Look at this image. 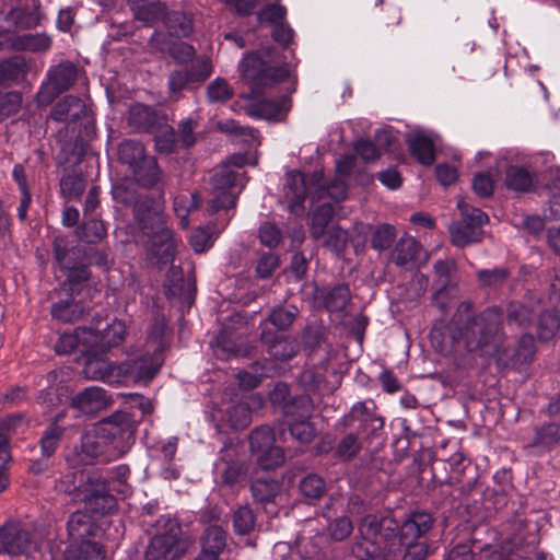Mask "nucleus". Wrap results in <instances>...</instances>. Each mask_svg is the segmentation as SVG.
I'll use <instances>...</instances> for the list:
<instances>
[{"instance_id":"f257e3e1","label":"nucleus","mask_w":560,"mask_h":560,"mask_svg":"<svg viewBox=\"0 0 560 560\" xmlns=\"http://www.w3.org/2000/svg\"><path fill=\"white\" fill-rule=\"evenodd\" d=\"M135 431L130 416L116 412L82 435L80 447L67 456V463L75 468L91 465L98 458L105 462L116 459L130 450Z\"/></svg>"},{"instance_id":"f03ea898","label":"nucleus","mask_w":560,"mask_h":560,"mask_svg":"<svg viewBox=\"0 0 560 560\" xmlns=\"http://www.w3.org/2000/svg\"><path fill=\"white\" fill-rule=\"evenodd\" d=\"M472 303L462 302L447 330L455 342H463L470 351H478L481 355L497 358L503 340V313L500 307L490 306L478 314L472 312Z\"/></svg>"},{"instance_id":"7ed1b4c3","label":"nucleus","mask_w":560,"mask_h":560,"mask_svg":"<svg viewBox=\"0 0 560 560\" xmlns=\"http://www.w3.org/2000/svg\"><path fill=\"white\" fill-rule=\"evenodd\" d=\"M398 523L392 517L365 515L359 524V533L371 546L365 548L366 560L383 558L392 560L398 546L405 548L402 560H425L429 553L427 540L399 541Z\"/></svg>"},{"instance_id":"20e7f679","label":"nucleus","mask_w":560,"mask_h":560,"mask_svg":"<svg viewBox=\"0 0 560 560\" xmlns=\"http://www.w3.org/2000/svg\"><path fill=\"white\" fill-rule=\"evenodd\" d=\"M69 470L61 475L56 482V489L60 492L72 494L82 500L86 508L100 514L110 512L115 505V499L108 493L105 482L91 477L82 466L75 468L68 464Z\"/></svg>"},{"instance_id":"39448f33","label":"nucleus","mask_w":560,"mask_h":560,"mask_svg":"<svg viewBox=\"0 0 560 560\" xmlns=\"http://www.w3.org/2000/svg\"><path fill=\"white\" fill-rule=\"evenodd\" d=\"M273 48L268 47L247 54L240 63L242 80L252 91L246 97H250L252 94H258L265 89L272 88L289 77V71L285 67L273 65Z\"/></svg>"},{"instance_id":"423d86ee","label":"nucleus","mask_w":560,"mask_h":560,"mask_svg":"<svg viewBox=\"0 0 560 560\" xmlns=\"http://www.w3.org/2000/svg\"><path fill=\"white\" fill-rule=\"evenodd\" d=\"M133 179L125 178L113 186L112 194L114 199L122 205L131 206L135 220L139 228L151 220L160 222V215L163 214L162 203L147 194H140Z\"/></svg>"},{"instance_id":"0eeeda50","label":"nucleus","mask_w":560,"mask_h":560,"mask_svg":"<svg viewBox=\"0 0 560 560\" xmlns=\"http://www.w3.org/2000/svg\"><path fill=\"white\" fill-rule=\"evenodd\" d=\"M140 230L151 240L148 253L149 262L159 268L172 264L177 241L174 238L173 231L166 225L164 213L160 215L159 223L151 220L140 226Z\"/></svg>"},{"instance_id":"6e6552de","label":"nucleus","mask_w":560,"mask_h":560,"mask_svg":"<svg viewBox=\"0 0 560 560\" xmlns=\"http://www.w3.org/2000/svg\"><path fill=\"white\" fill-rule=\"evenodd\" d=\"M457 207L460 210L462 219L453 222L448 231L452 244L463 248L481 241L482 226L488 222V215L464 200H459Z\"/></svg>"},{"instance_id":"1a4fd4ad","label":"nucleus","mask_w":560,"mask_h":560,"mask_svg":"<svg viewBox=\"0 0 560 560\" xmlns=\"http://www.w3.org/2000/svg\"><path fill=\"white\" fill-rule=\"evenodd\" d=\"M164 362L163 354L159 353V347L155 350L144 346L130 353L128 358L117 366L118 373L135 383H149L159 373Z\"/></svg>"},{"instance_id":"9d476101","label":"nucleus","mask_w":560,"mask_h":560,"mask_svg":"<svg viewBox=\"0 0 560 560\" xmlns=\"http://www.w3.org/2000/svg\"><path fill=\"white\" fill-rule=\"evenodd\" d=\"M78 74V67L69 60L51 66L36 94L37 104L39 106L50 105L60 94L74 85Z\"/></svg>"},{"instance_id":"9b49d317","label":"nucleus","mask_w":560,"mask_h":560,"mask_svg":"<svg viewBox=\"0 0 560 560\" xmlns=\"http://www.w3.org/2000/svg\"><path fill=\"white\" fill-rule=\"evenodd\" d=\"M283 191L289 211L296 217H302L305 213L304 200L306 195H311L313 199L316 196V184L313 183V174L307 179L301 172H289Z\"/></svg>"},{"instance_id":"f8f14e48","label":"nucleus","mask_w":560,"mask_h":560,"mask_svg":"<svg viewBox=\"0 0 560 560\" xmlns=\"http://www.w3.org/2000/svg\"><path fill=\"white\" fill-rule=\"evenodd\" d=\"M236 179V174L229 165H223L211 177L213 197L210 200L209 212L211 214L221 209L233 208L236 203V197L232 191Z\"/></svg>"},{"instance_id":"ddd939ff","label":"nucleus","mask_w":560,"mask_h":560,"mask_svg":"<svg viewBox=\"0 0 560 560\" xmlns=\"http://www.w3.org/2000/svg\"><path fill=\"white\" fill-rule=\"evenodd\" d=\"M375 410L376 405L372 399L358 401L342 418V423L345 427H351L354 422H359V433L374 436L384 428V419L376 415Z\"/></svg>"},{"instance_id":"4468645a","label":"nucleus","mask_w":560,"mask_h":560,"mask_svg":"<svg viewBox=\"0 0 560 560\" xmlns=\"http://www.w3.org/2000/svg\"><path fill=\"white\" fill-rule=\"evenodd\" d=\"M165 532L155 534L145 550V560H160L178 556L179 525L172 521H165Z\"/></svg>"},{"instance_id":"2eb2a0df","label":"nucleus","mask_w":560,"mask_h":560,"mask_svg":"<svg viewBox=\"0 0 560 560\" xmlns=\"http://www.w3.org/2000/svg\"><path fill=\"white\" fill-rule=\"evenodd\" d=\"M214 472L220 482L228 487L236 485L245 475L244 464L237 458V448L231 441H225L220 450Z\"/></svg>"},{"instance_id":"dca6fc26","label":"nucleus","mask_w":560,"mask_h":560,"mask_svg":"<svg viewBox=\"0 0 560 560\" xmlns=\"http://www.w3.org/2000/svg\"><path fill=\"white\" fill-rule=\"evenodd\" d=\"M101 324L102 319L97 317L96 324L89 326L91 334L97 337L95 342H91V353L106 352L125 340L127 328L124 322L115 319L104 328H101Z\"/></svg>"},{"instance_id":"f3484780","label":"nucleus","mask_w":560,"mask_h":560,"mask_svg":"<svg viewBox=\"0 0 560 560\" xmlns=\"http://www.w3.org/2000/svg\"><path fill=\"white\" fill-rule=\"evenodd\" d=\"M2 550L9 555L28 553L37 548L32 534L20 524H7L1 528Z\"/></svg>"},{"instance_id":"a211bd4d","label":"nucleus","mask_w":560,"mask_h":560,"mask_svg":"<svg viewBox=\"0 0 560 560\" xmlns=\"http://www.w3.org/2000/svg\"><path fill=\"white\" fill-rule=\"evenodd\" d=\"M167 116L143 104H135L128 113V125L137 132H155L166 126Z\"/></svg>"},{"instance_id":"6ab92c4d","label":"nucleus","mask_w":560,"mask_h":560,"mask_svg":"<svg viewBox=\"0 0 560 560\" xmlns=\"http://www.w3.org/2000/svg\"><path fill=\"white\" fill-rule=\"evenodd\" d=\"M534 353V339L530 335H523L518 340L517 348H514L512 342L505 339L504 335L495 359L503 365L522 364L530 361Z\"/></svg>"},{"instance_id":"aec40b11","label":"nucleus","mask_w":560,"mask_h":560,"mask_svg":"<svg viewBox=\"0 0 560 560\" xmlns=\"http://www.w3.org/2000/svg\"><path fill=\"white\" fill-rule=\"evenodd\" d=\"M52 249L55 260L62 271L85 264L86 250L80 245L71 244L66 236H56Z\"/></svg>"},{"instance_id":"412c9836","label":"nucleus","mask_w":560,"mask_h":560,"mask_svg":"<svg viewBox=\"0 0 560 560\" xmlns=\"http://www.w3.org/2000/svg\"><path fill=\"white\" fill-rule=\"evenodd\" d=\"M434 520L428 512H415L398 528L399 541H421L432 529Z\"/></svg>"},{"instance_id":"4be33fe9","label":"nucleus","mask_w":560,"mask_h":560,"mask_svg":"<svg viewBox=\"0 0 560 560\" xmlns=\"http://www.w3.org/2000/svg\"><path fill=\"white\" fill-rule=\"evenodd\" d=\"M129 172L133 182L142 188L150 189L159 187L164 183L163 171L155 156L150 154Z\"/></svg>"},{"instance_id":"5701e85b","label":"nucleus","mask_w":560,"mask_h":560,"mask_svg":"<svg viewBox=\"0 0 560 560\" xmlns=\"http://www.w3.org/2000/svg\"><path fill=\"white\" fill-rule=\"evenodd\" d=\"M150 46L161 52H168L178 63H188L196 55V50L190 44L171 40L160 32L152 34L150 37Z\"/></svg>"},{"instance_id":"b1692460","label":"nucleus","mask_w":560,"mask_h":560,"mask_svg":"<svg viewBox=\"0 0 560 560\" xmlns=\"http://www.w3.org/2000/svg\"><path fill=\"white\" fill-rule=\"evenodd\" d=\"M106 392L98 386H91L71 399V407L84 415H94L108 406Z\"/></svg>"},{"instance_id":"393cba45","label":"nucleus","mask_w":560,"mask_h":560,"mask_svg":"<svg viewBox=\"0 0 560 560\" xmlns=\"http://www.w3.org/2000/svg\"><path fill=\"white\" fill-rule=\"evenodd\" d=\"M86 114L85 103L77 96L67 95L51 108L50 118L59 122H74Z\"/></svg>"},{"instance_id":"a878e982","label":"nucleus","mask_w":560,"mask_h":560,"mask_svg":"<svg viewBox=\"0 0 560 560\" xmlns=\"http://www.w3.org/2000/svg\"><path fill=\"white\" fill-rule=\"evenodd\" d=\"M97 337L91 334L88 326L78 327L73 334H62L55 345L58 354H68L74 349L82 347L83 352H91V342H95Z\"/></svg>"},{"instance_id":"bb28decb","label":"nucleus","mask_w":560,"mask_h":560,"mask_svg":"<svg viewBox=\"0 0 560 560\" xmlns=\"http://www.w3.org/2000/svg\"><path fill=\"white\" fill-rule=\"evenodd\" d=\"M301 412L299 416L301 420H295L290 424L291 435L302 444H307L313 441L316 435V429L306 418L311 415V404L307 397H300L295 402Z\"/></svg>"},{"instance_id":"cd10ccee","label":"nucleus","mask_w":560,"mask_h":560,"mask_svg":"<svg viewBox=\"0 0 560 560\" xmlns=\"http://www.w3.org/2000/svg\"><path fill=\"white\" fill-rule=\"evenodd\" d=\"M40 20L42 13L38 2H33L32 5L13 8L5 15V21L18 30L34 28L39 25Z\"/></svg>"},{"instance_id":"c85d7f7f","label":"nucleus","mask_w":560,"mask_h":560,"mask_svg":"<svg viewBox=\"0 0 560 560\" xmlns=\"http://www.w3.org/2000/svg\"><path fill=\"white\" fill-rule=\"evenodd\" d=\"M289 103V100L284 96L279 100H261L252 103L246 108V112L249 116L255 118H262L267 120L279 119L290 109Z\"/></svg>"},{"instance_id":"c756f323","label":"nucleus","mask_w":560,"mask_h":560,"mask_svg":"<svg viewBox=\"0 0 560 560\" xmlns=\"http://www.w3.org/2000/svg\"><path fill=\"white\" fill-rule=\"evenodd\" d=\"M135 19L148 26L154 25L159 20L165 19L166 8L158 0H128Z\"/></svg>"},{"instance_id":"7c9ffc66","label":"nucleus","mask_w":560,"mask_h":560,"mask_svg":"<svg viewBox=\"0 0 560 560\" xmlns=\"http://www.w3.org/2000/svg\"><path fill=\"white\" fill-rule=\"evenodd\" d=\"M260 339L268 346V353L279 361H288L298 352V345L289 338L278 337L272 331L264 330Z\"/></svg>"},{"instance_id":"2f4dec72","label":"nucleus","mask_w":560,"mask_h":560,"mask_svg":"<svg viewBox=\"0 0 560 560\" xmlns=\"http://www.w3.org/2000/svg\"><path fill=\"white\" fill-rule=\"evenodd\" d=\"M433 268L440 285L433 296V302L442 312H444L448 307V304L444 301V298L446 296L447 288L452 282V273L455 270V264L450 260H438Z\"/></svg>"},{"instance_id":"473e14b6","label":"nucleus","mask_w":560,"mask_h":560,"mask_svg":"<svg viewBox=\"0 0 560 560\" xmlns=\"http://www.w3.org/2000/svg\"><path fill=\"white\" fill-rule=\"evenodd\" d=\"M411 154L423 165H431L435 160L434 143L423 132H415L407 139Z\"/></svg>"},{"instance_id":"72a5a7b5","label":"nucleus","mask_w":560,"mask_h":560,"mask_svg":"<svg viewBox=\"0 0 560 560\" xmlns=\"http://www.w3.org/2000/svg\"><path fill=\"white\" fill-rule=\"evenodd\" d=\"M69 536L73 541L83 544L94 534L95 526L92 518L81 511L72 513L67 524Z\"/></svg>"},{"instance_id":"f704fd0d","label":"nucleus","mask_w":560,"mask_h":560,"mask_svg":"<svg viewBox=\"0 0 560 560\" xmlns=\"http://www.w3.org/2000/svg\"><path fill=\"white\" fill-rule=\"evenodd\" d=\"M218 126L222 132L231 135L235 141L243 142L249 147L260 144L259 132L256 129L241 126L234 119L219 121Z\"/></svg>"},{"instance_id":"c9c22d12","label":"nucleus","mask_w":560,"mask_h":560,"mask_svg":"<svg viewBox=\"0 0 560 560\" xmlns=\"http://www.w3.org/2000/svg\"><path fill=\"white\" fill-rule=\"evenodd\" d=\"M149 154L142 142L133 139H127L118 145V161L130 171Z\"/></svg>"},{"instance_id":"e433bc0d","label":"nucleus","mask_w":560,"mask_h":560,"mask_svg":"<svg viewBox=\"0 0 560 560\" xmlns=\"http://www.w3.org/2000/svg\"><path fill=\"white\" fill-rule=\"evenodd\" d=\"M560 442V424L546 422L535 429V436L529 447L548 451Z\"/></svg>"},{"instance_id":"4c0bfd02","label":"nucleus","mask_w":560,"mask_h":560,"mask_svg":"<svg viewBox=\"0 0 560 560\" xmlns=\"http://www.w3.org/2000/svg\"><path fill=\"white\" fill-rule=\"evenodd\" d=\"M116 369L106 359L94 355L88 358L82 372L86 378L112 383Z\"/></svg>"},{"instance_id":"58836bf2","label":"nucleus","mask_w":560,"mask_h":560,"mask_svg":"<svg viewBox=\"0 0 560 560\" xmlns=\"http://www.w3.org/2000/svg\"><path fill=\"white\" fill-rule=\"evenodd\" d=\"M313 183L316 184V200H320L327 196L336 201H340L347 196V185L340 178H336L328 185H324L323 173L315 171L313 173Z\"/></svg>"},{"instance_id":"ea45409f","label":"nucleus","mask_w":560,"mask_h":560,"mask_svg":"<svg viewBox=\"0 0 560 560\" xmlns=\"http://www.w3.org/2000/svg\"><path fill=\"white\" fill-rule=\"evenodd\" d=\"M27 66L25 60L15 56L0 62V84L18 83L25 78Z\"/></svg>"},{"instance_id":"a19ab883","label":"nucleus","mask_w":560,"mask_h":560,"mask_svg":"<svg viewBox=\"0 0 560 560\" xmlns=\"http://www.w3.org/2000/svg\"><path fill=\"white\" fill-rule=\"evenodd\" d=\"M335 213L334 206L329 202H325L318 206L312 213L311 217V235L314 240H320L325 236L328 224L330 223Z\"/></svg>"},{"instance_id":"79ce46f5","label":"nucleus","mask_w":560,"mask_h":560,"mask_svg":"<svg viewBox=\"0 0 560 560\" xmlns=\"http://www.w3.org/2000/svg\"><path fill=\"white\" fill-rule=\"evenodd\" d=\"M228 532L219 524H210L201 536V547L221 555L226 547Z\"/></svg>"},{"instance_id":"37998d69","label":"nucleus","mask_w":560,"mask_h":560,"mask_svg":"<svg viewBox=\"0 0 560 560\" xmlns=\"http://www.w3.org/2000/svg\"><path fill=\"white\" fill-rule=\"evenodd\" d=\"M280 490L281 485L271 478H258L250 486L252 495L259 503L272 502Z\"/></svg>"},{"instance_id":"c03bdc74","label":"nucleus","mask_w":560,"mask_h":560,"mask_svg":"<svg viewBox=\"0 0 560 560\" xmlns=\"http://www.w3.org/2000/svg\"><path fill=\"white\" fill-rule=\"evenodd\" d=\"M103 548L94 541H83L78 546H70L65 553V560H103Z\"/></svg>"},{"instance_id":"a18cd8bd","label":"nucleus","mask_w":560,"mask_h":560,"mask_svg":"<svg viewBox=\"0 0 560 560\" xmlns=\"http://www.w3.org/2000/svg\"><path fill=\"white\" fill-rule=\"evenodd\" d=\"M164 24L172 36L186 37L192 32L191 19L182 11H172L166 13Z\"/></svg>"},{"instance_id":"49530a36","label":"nucleus","mask_w":560,"mask_h":560,"mask_svg":"<svg viewBox=\"0 0 560 560\" xmlns=\"http://www.w3.org/2000/svg\"><path fill=\"white\" fill-rule=\"evenodd\" d=\"M322 300L329 312L342 311L350 300V290L346 284H338L323 292Z\"/></svg>"},{"instance_id":"de8ad7c7","label":"nucleus","mask_w":560,"mask_h":560,"mask_svg":"<svg viewBox=\"0 0 560 560\" xmlns=\"http://www.w3.org/2000/svg\"><path fill=\"white\" fill-rule=\"evenodd\" d=\"M65 429L52 421L50 425L43 432L39 440L42 456L50 458L57 451Z\"/></svg>"},{"instance_id":"09e8293b","label":"nucleus","mask_w":560,"mask_h":560,"mask_svg":"<svg viewBox=\"0 0 560 560\" xmlns=\"http://www.w3.org/2000/svg\"><path fill=\"white\" fill-rule=\"evenodd\" d=\"M418 250L419 244L413 237H402L392 253V260L397 266H406L417 257Z\"/></svg>"},{"instance_id":"8fccbe9b","label":"nucleus","mask_w":560,"mask_h":560,"mask_svg":"<svg viewBox=\"0 0 560 560\" xmlns=\"http://www.w3.org/2000/svg\"><path fill=\"white\" fill-rule=\"evenodd\" d=\"M232 524L236 535H248L255 528L256 515L248 505H241L232 514Z\"/></svg>"},{"instance_id":"3c124183","label":"nucleus","mask_w":560,"mask_h":560,"mask_svg":"<svg viewBox=\"0 0 560 560\" xmlns=\"http://www.w3.org/2000/svg\"><path fill=\"white\" fill-rule=\"evenodd\" d=\"M478 284L482 289H499L510 277L508 268L495 267L491 269H480L476 273Z\"/></svg>"},{"instance_id":"603ef678","label":"nucleus","mask_w":560,"mask_h":560,"mask_svg":"<svg viewBox=\"0 0 560 560\" xmlns=\"http://www.w3.org/2000/svg\"><path fill=\"white\" fill-rule=\"evenodd\" d=\"M84 312V307L73 299H67L55 303L51 307V315L54 318L70 323L79 319Z\"/></svg>"},{"instance_id":"864d4df0","label":"nucleus","mask_w":560,"mask_h":560,"mask_svg":"<svg viewBox=\"0 0 560 560\" xmlns=\"http://www.w3.org/2000/svg\"><path fill=\"white\" fill-rule=\"evenodd\" d=\"M533 175L524 167L510 166L506 171L505 184L515 191H528L533 186Z\"/></svg>"},{"instance_id":"5fc2aeb1","label":"nucleus","mask_w":560,"mask_h":560,"mask_svg":"<svg viewBox=\"0 0 560 560\" xmlns=\"http://www.w3.org/2000/svg\"><path fill=\"white\" fill-rule=\"evenodd\" d=\"M534 316V312L528 306L517 302L510 303L506 310L508 324L523 329L533 323Z\"/></svg>"},{"instance_id":"6e6d98bb","label":"nucleus","mask_w":560,"mask_h":560,"mask_svg":"<svg viewBox=\"0 0 560 560\" xmlns=\"http://www.w3.org/2000/svg\"><path fill=\"white\" fill-rule=\"evenodd\" d=\"M275 433L268 425L259 427L249 435L250 451L256 456L258 453L275 445Z\"/></svg>"},{"instance_id":"4d7b16f0","label":"nucleus","mask_w":560,"mask_h":560,"mask_svg":"<svg viewBox=\"0 0 560 560\" xmlns=\"http://www.w3.org/2000/svg\"><path fill=\"white\" fill-rule=\"evenodd\" d=\"M51 45V40L45 34H24L15 38L14 46L20 50L45 51Z\"/></svg>"},{"instance_id":"13d9d810","label":"nucleus","mask_w":560,"mask_h":560,"mask_svg":"<svg viewBox=\"0 0 560 560\" xmlns=\"http://www.w3.org/2000/svg\"><path fill=\"white\" fill-rule=\"evenodd\" d=\"M106 228L100 220L84 222L78 230V238L88 244L101 242L106 236Z\"/></svg>"},{"instance_id":"bf43d9fd","label":"nucleus","mask_w":560,"mask_h":560,"mask_svg":"<svg viewBox=\"0 0 560 560\" xmlns=\"http://www.w3.org/2000/svg\"><path fill=\"white\" fill-rule=\"evenodd\" d=\"M560 328V316L556 312H544L538 322L537 335L542 341L551 339Z\"/></svg>"},{"instance_id":"052dcab7","label":"nucleus","mask_w":560,"mask_h":560,"mask_svg":"<svg viewBox=\"0 0 560 560\" xmlns=\"http://www.w3.org/2000/svg\"><path fill=\"white\" fill-rule=\"evenodd\" d=\"M362 444L358 434L348 433L337 444L335 454L337 457L345 460L354 458L361 451Z\"/></svg>"},{"instance_id":"680f3d73","label":"nucleus","mask_w":560,"mask_h":560,"mask_svg":"<svg viewBox=\"0 0 560 560\" xmlns=\"http://www.w3.org/2000/svg\"><path fill=\"white\" fill-rule=\"evenodd\" d=\"M85 189V180L77 174H67L60 180V190L65 198L78 199Z\"/></svg>"},{"instance_id":"e2e57ef3","label":"nucleus","mask_w":560,"mask_h":560,"mask_svg":"<svg viewBox=\"0 0 560 560\" xmlns=\"http://www.w3.org/2000/svg\"><path fill=\"white\" fill-rule=\"evenodd\" d=\"M299 488L304 497L318 499L325 493L326 483L320 476L310 474L300 481Z\"/></svg>"},{"instance_id":"0e129e2a","label":"nucleus","mask_w":560,"mask_h":560,"mask_svg":"<svg viewBox=\"0 0 560 560\" xmlns=\"http://www.w3.org/2000/svg\"><path fill=\"white\" fill-rule=\"evenodd\" d=\"M189 242L195 253L206 252L214 242L213 228L210 225L199 226L191 234Z\"/></svg>"},{"instance_id":"69168bd1","label":"nucleus","mask_w":560,"mask_h":560,"mask_svg":"<svg viewBox=\"0 0 560 560\" xmlns=\"http://www.w3.org/2000/svg\"><path fill=\"white\" fill-rule=\"evenodd\" d=\"M395 237V228L390 224H382L374 231L371 246L378 252L386 250L392 246Z\"/></svg>"},{"instance_id":"338daca9","label":"nucleus","mask_w":560,"mask_h":560,"mask_svg":"<svg viewBox=\"0 0 560 560\" xmlns=\"http://www.w3.org/2000/svg\"><path fill=\"white\" fill-rule=\"evenodd\" d=\"M256 460L262 469H275L284 463V453L281 447L272 445L261 453H258Z\"/></svg>"},{"instance_id":"774afa93","label":"nucleus","mask_w":560,"mask_h":560,"mask_svg":"<svg viewBox=\"0 0 560 560\" xmlns=\"http://www.w3.org/2000/svg\"><path fill=\"white\" fill-rule=\"evenodd\" d=\"M299 310L295 306L273 308L269 315V322L279 329L290 327L298 316Z\"/></svg>"}]
</instances>
